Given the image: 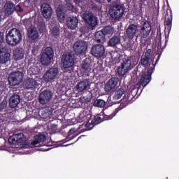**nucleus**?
Here are the masks:
<instances>
[{"mask_svg":"<svg viewBox=\"0 0 179 179\" xmlns=\"http://www.w3.org/2000/svg\"><path fill=\"white\" fill-rule=\"evenodd\" d=\"M6 40L7 43L12 46H16L22 40V33L20 29L17 28L11 29L8 34H6Z\"/></svg>","mask_w":179,"mask_h":179,"instance_id":"20e7f679","label":"nucleus"},{"mask_svg":"<svg viewBox=\"0 0 179 179\" xmlns=\"http://www.w3.org/2000/svg\"><path fill=\"white\" fill-rule=\"evenodd\" d=\"M152 26L150 24V21H144L143 25L141 26V29L139 30L138 34V36L141 38V43L143 46L146 45V41L145 39L150 36Z\"/></svg>","mask_w":179,"mask_h":179,"instance_id":"0eeeda50","label":"nucleus"},{"mask_svg":"<svg viewBox=\"0 0 179 179\" xmlns=\"http://www.w3.org/2000/svg\"><path fill=\"white\" fill-rule=\"evenodd\" d=\"M136 15L138 17H142L143 16V7L142 5H141L139 9H136L135 11Z\"/></svg>","mask_w":179,"mask_h":179,"instance_id":"a18cd8bd","label":"nucleus"},{"mask_svg":"<svg viewBox=\"0 0 179 179\" xmlns=\"http://www.w3.org/2000/svg\"><path fill=\"white\" fill-rule=\"evenodd\" d=\"M124 6L118 3H113L110 6L109 15L115 20H119L124 15Z\"/></svg>","mask_w":179,"mask_h":179,"instance_id":"423d86ee","label":"nucleus"},{"mask_svg":"<svg viewBox=\"0 0 179 179\" xmlns=\"http://www.w3.org/2000/svg\"><path fill=\"white\" fill-rule=\"evenodd\" d=\"M88 45L89 44L86 41L79 40L74 43L73 49L76 55L83 56L86 55Z\"/></svg>","mask_w":179,"mask_h":179,"instance_id":"6e6552de","label":"nucleus"},{"mask_svg":"<svg viewBox=\"0 0 179 179\" xmlns=\"http://www.w3.org/2000/svg\"><path fill=\"white\" fill-rule=\"evenodd\" d=\"M173 24V13L171 9L166 10V14H165V22L164 23L165 26V45L169 42V36L170 34Z\"/></svg>","mask_w":179,"mask_h":179,"instance_id":"1a4fd4ad","label":"nucleus"},{"mask_svg":"<svg viewBox=\"0 0 179 179\" xmlns=\"http://www.w3.org/2000/svg\"><path fill=\"white\" fill-rule=\"evenodd\" d=\"M91 52L94 57L101 58L106 52V49H104L103 44H96L92 48Z\"/></svg>","mask_w":179,"mask_h":179,"instance_id":"dca6fc26","label":"nucleus"},{"mask_svg":"<svg viewBox=\"0 0 179 179\" xmlns=\"http://www.w3.org/2000/svg\"><path fill=\"white\" fill-rule=\"evenodd\" d=\"M39 69L37 67H31L29 69L28 71V73L30 76H34V75H38L39 73Z\"/></svg>","mask_w":179,"mask_h":179,"instance_id":"79ce46f5","label":"nucleus"},{"mask_svg":"<svg viewBox=\"0 0 179 179\" xmlns=\"http://www.w3.org/2000/svg\"><path fill=\"white\" fill-rule=\"evenodd\" d=\"M81 138H82V136H79V137L78 138V139L76 140V142H78L80 139H81Z\"/></svg>","mask_w":179,"mask_h":179,"instance_id":"5fc2aeb1","label":"nucleus"},{"mask_svg":"<svg viewBox=\"0 0 179 179\" xmlns=\"http://www.w3.org/2000/svg\"><path fill=\"white\" fill-rule=\"evenodd\" d=\"M58 73H59L58 69L50 68L43 75V80L46 81V83L52 82L57 79Z\"/></svg>","mask_w":179,"mask_h":179,"instance_id":"4468645a","label":"nucleus"},{"mask_svg":"<svg viewBox=\"0 0 179 179\" xmlns=\"http://www.w3.org/2000/svg\"><path fill=\"white\" fill-rule=\"evenodd\" d=\"M20 0H16V1L19 2Z\"/></svg>","mask_w":179,"mask_h":179,"instance_id":"4d7b16f0","label":"nucleus"},{"mask_svg":"<svg viewBox=\"0 0 179 179\" xmlns=\"http://www.w3.org/2000/svg\"><path fill=\"white\" fill-rule=\"evenodd\" d=\"M106 1L110 3L111 2V0H106Z\"/></svg>","mask_w":179,"mask_h":179,"instance_id":"6e6d98bb","label":"nucleus"},{"mask_svg":"<svg viewBox=\"0 0 179 179\" xmlns=\"http://www.w3.org/2000/svg\"><path fill=\"white\" fill-rule=\"evenodd\" d=\"M101 3H99V5L94 4L92 7V10H94L95 12H101Z\"/></svg>","mask_w":179,"mask_h":179,"instance_id":"37998d69","label":"nucleus"},{"mask_svg":"<svg viewBox=\"0 0 179 179\" xmlns=\"http://www.w3.org/2000/svg\"><path fill=\"white\" fill-rule=\"evenodd\" d=\"M10 61V53L8 48H0V64H5Z\"/></svg>","mask_w":179,"mask_h":179,"instance_id":"f3484780","label":"nucleus"},{"mask_svg":"<svg viewBox=\"0 0 179 179\" xmlns=\"http://www.w3.org/2000/svg\"><path fill=\"white\" fill-rule=\"evenodd\" d=\"M62 63L64 69L72 68L75 65V55L73 52H69L62 55Z\"/></svg>","mask_w":179,"mask_h":179,"instance_id":"9b49d317","label":"nucleus"},{"mask_svg":"<svg viewBox=\"0 0 179 179\" xmlns=\"http://www.w3.org/2000/svg\"><path fill=\"white\" fill-rule=\"evenodd\" d=\"M24 57V50L22 48H17L13 50V58L16 61L22 59Z\"/></svg>","mask_w":179,"mask_h":179,"instance_id":"bb28decb","label":"nucleus"},{"mask_svg":"<svg viewBox=\"0 0 179 179\" xmlns=\"http://www.w3.org/2000/svg\"><path fill=\"white\" fill-rule=\"evenodd\" d=\"M23 80V73L20 71L13 72L8 76V82L10 86L19 85Z\"/></svg>","mask_w":179,"mask_h":179,"instance_id":"f8f14e48","label":"nucleus"},{"mask_svg":"<svg viewBox=\"0 0 179 179\" xmlns=\"http://www.w3.org/2000/svg\"><path fill=\"white\" fill-rule=\"evenodd\" d=\"M56 13L59 21L63 22L66 18L65 13L62 9H59L56 10Z\"/></svg>","mask_w":179,"mask_h":179,"instance_id":"e433bc0d","label":"nucleus"},{"mask_svg":"<svg viewBox=\"0 0 179 179\" xmlns=\"http://www.w3.org/2000/svg\"><path fill=\"white\" fill-rule=\"evenodd\" d=\"M24 141V134L18 133L13 134L8 138V143L15 146H21Z\"/></svg>","mask_w":179,"mask_h":179,"instance_id":"ddd939ff","label":"nucleus"},{"mask_svg":"<svg viewBox=\"0 0 179 179\" xmlns=\"http://www.w3.org/2000/svg\"><path fill=\"white\" fill-rule=\"evenodd\" d=\"M54 57V50L50 46H48L41 56L42 65L48 66Z\"/></svg>","mask_w":179,"mask_h":179,"instance_id":"9d476101","label":"nucleus"},{"mask_svg":"<svg viewBox=\"0 0 179 179\" xmlns=\"http://www.w3.org/2000/svg\"><path fill=\"white\" fill-rule=\"evenodd\" d=\"M138 32V26L135 24H130L126 29V36L129 39H134Z\"/></svg>","mask_w":179,"mask_h":179,"instance_id":"6ab92c4d","label":"nucleus"},{"mask_svg":"<svg viewBox=\"0 0 179 179\" xmlns=\"http://www.w3.org/2000/svg\"><path fill=\"white\" fill-rule=\"evenodd\" d=\"M94 106L100 107V108H103L106 106V101H104L103 99H96L94 102Z\"/></svg>","mask_w":179,"mask_h":179,"instance_id":"ea45409f","label":"nucleus"},{"mask_svg":"<svg viewBox=\"0 0 179 179\" xmlns=\"http://www.w3.org/2000/svg\"><path fill=\"white\" fill-rule=\"evenodd\" d=\"M52 97V92L50 90H43L39 94L38 100L42 105L47 104Z\"/></svg>","mask_w":179,"mask_h":179,"instance_id":"2eb2a0df","label":"nucleus"},{"mask_svg":"<svg viewBox=\"0 0 179 179\" xmlns=\"http://www.w3.org/2000/svg\"><path fill=\"white\" fill-rule=\"evenodd\" d=\"M95 41L97 43H104L106 42V35L103 34L102 30H99L95 33Z\"/></svg>","mask_w":179,"mask_h":179,"instance_id":"2f4dec72","label":"nucleus"},{"mask_svg":"<svg viewBox=\"0 0 179 179\" xmlns=\"http://www.w3.org/2000/svg\"><path fill=\"white\" fill-rule=\"evenodd\" d=\"M137 62L134 56H129L124 59L123 62L117 68V73L120 76H124L130 72L136 66Z\"/></svg>","mask_w":179,"mask_h":179,"instance_id":"7ed1b4c3","label":"nucleus"},{"mask_svg":"<svg viewBox=\"0 0 179 179\" xmlns=\"http://www.w3.org/2000/svg\"><path fill=\"white\" fill-rule=\"evenodd\" d=\"M4 42V34L3 32L0 31V46H1Z\"/></svg>","mask_w":179,"mask_h":179,"instance_id":"de8ad7c7","label":"nucleus"},{"mask_svg":"<svg viewBox=\"0 0 179 179\" xmlns=\"http://www.w3.org/2000/svg\"><path fill=\"white\" fill-rule=\"evenodd\" d=\"M50 34L52 35V37L55 38H58L60 36V29L57 26L53 27L50 29Z\"/></svg>","mask_w":179,"mask_h":179,"instance_id":"c9c22d12","label":"nucleus"},{"mask_svg":"<svg viewBox=\"0 0 179 179\" xmlns=\"http://www.w3.org/2000/svg\"><path fill=\"white\" fill-rule=\"evenodd\" d=\"M81 71L85 73H89L92 71V60L90 57H86V59L80 65Z\"/></svg>","mask_w":179,"mask_h":179,"instance_id":"412c9836","label":"nucleus"},{"mask_svg":"<svg viewBox=\"0 0 179 179\" xmlns=\"http://www.w3.org/2000/svg\"><path fill=\"white\" fill-rule=\"evenodd\" d=\"M28 37L32 41H34L39 38V33L36 27L28 29Z\"/></svg>","mask_w":179,"mask_h":179,"instance_id":"393cba45","label":"nucleus"},{"mask_svg":"<svg viewBox=\"0 0 179 179\" xmlns=\"http://www.w3.org/2000/svg\"><path fill=\"white\" fill-rule=\"evenodd\" d=\"M121 43V38L118 35H114L108 41V45L109 47H116Z\"/></svg>","mask_w":179,"mask_h":179,"instance_id":"cd10ccee","label":"nucleus"},{"mask_svg":"<svg viewBox=\"0 0 179 179\" xmlns=\"http://www.w3.org/2000/svg\"><path fill=\"white\" fill-rule=\"evenodd\" d=\"M95 1H96L98 4H101V3L103 2V0H95Z\"/></svg>","mask_w":179,"mask_h":179,"instance_id":"864d4df0","label":"nucleus"},{"mask_svg":"<svg viewBox=\"0 0 179 179\" xmlns=\"http://www.w3.org/2000/svg\"><path fill=\"white\" fill-rule=\"evenodd\" d=\"M76 131H77V130L76 128H71L69 131L68 134L66 136V139H67L66 142L73 141L78 136L77 134H75L76 133Z\"/></svg>","mask_w":179,"mask_h":179,"instance_id":"473e14b6","label":"nucleus"},{"mask_svg":"<svg viewBox=\"0 0 179 179\" xmlns=\"http://www.w3.org/2000/svg\"><path fill=\"white\" fill-rule=\"evenodd\" d=\"M81 18L84 21L85 26V33H89L90 31H93L99 25V18L92 11L85 10L82 15Z\"/></svg>","mask_w":179,"mask_h":179,"instance_id":"f03ea898","label":"nucleus"},{"mask_svg":"<svg viewBox=\"0 0 179 179\" xmlns=\"http://www.w3.org/2000/svg\"><path fill=\"white\" fill-rule=\"evenodd\" d=\"M49 109L50 107H48V108L42 110H41V112H39L41 114V118H42V120H44L45 121H48V120H50L52 114V110H50Z\"/></svg>","mask_w":179,"mask_h":179,"instance_id":"c85d7f7f","label":"nucleus"},{"mask_svg":"<svg viewBox=\"0 0 179 179\" xmlns=\"http://www.w3.org/2000/svg\"><path fill=\"white\" fill-rule=\"evenodd\" d=\"M152 50L150 49H148V50L145 52L144 56H142L141 59V64L142 66L145 67H148L150 63V55H151Z\"/></svg>","mask_w":179,"mask_h":179,"instance_id":"a878e982","label":"nucleus"},{"mask_svg":"<svg viewBox=\"0 0 179 179\" xmlns=\"http://www.w3.org/2000/svg\"><path fill=\"white\" fill-rule=\"evenodd\" d=\"M8 106V101L6 99L3 100L0 103V111H3Z\"/></svg>","mask_w":179,"mask_h":179,"instance_id":"c03bdc74","label":"nucleus"},{"mask_svg":"<svg viewBox=\"0 0 179 179\" xmlns=\"http://www.w3.org/2000/svg\"><path fill=\"white\" fill-rule=\"evenodd\" d=\"M131 100L130 96L126 95L123 97L122 101L126 102V103H122L119 107L115 108V111L113 112L110 115H104L103 117L100 115H96L94 117V119H90L87 122H85L83 124L87 130H92L95 126L101 124L103 121H108V120H112L113 117H115L116 114L120 111L122 108H124L128 102Z\"/></svg>","mask_w":179,"mask_h":179,"instance_id":"f257e3e1","label":"nucleus"},{"mask_svg":"<svg viewBox=\"0 0 179 179\" xmlns=\"http://www.w3.org/2000/svg\"><path fill=\"white\" fill-rule=\"evenodd\" d=\"M79 101L82 103L87 102V96H81L79 99Z\"/></svg>","mask_w":179,"mask_h":179,"instance_id":"8fccbe9b","label":"nucleus"},{"mask_svg":"<svg viewBox=\"0 0 179 179\" xmlns=\"http://www.w3.org/2000/svg\"><path fill=\"white\" fill-rule=\"evenodd\" d=\"M15 11L17 13H22L24 11V8L20 6V4L15 6Z\"/></svg>","mask_w":179,"mask_h":179,"instance_id":"49530a36","label":"nucleus"},{"mask_svg":"<svg viewBox=\"0 0 179 179\" xmlns=\"http://www.w3.org/2000/svg\"><path fill=\"white\" fill-rule=\"evenodd\" d=\"M118 83V78H112L108 81V84L111 86L113 88H114Z\"/></svg>","mask_w":179,"mask_h":179,"instance_id":"a19ab883","label":"nucleus"},{"mask_svg":"<svg viewBox=\"0 0 179 179\" xmlns=\"http://www.w3.org/2000/svg\"><path fill=\"white\" fill-rule=\"evenodd\" d=\"M37 27H38V30H39V33L43 34L45 32L46 29V24L44 20H39L38 21Z\"/></svg>","mask_w":179,"mask_h":179,"instance_id":"f704fd0d","label":"nucleus"},{"mask_svg":"<svg viewBox=\"0 0 179 179\" xmlns=\"http://www.w3.org/2000/svg\"><path fill=\"white\" fill-rule=\"evenodd\" d=\"M31 54L34 56H36L37 54V49H36V48H32L31 49Z\"/></svg>","mask_w":179,"mask_h":179,"instance_id":"3c124183","label":"nucleus"},{"mask_svg":"<svg viewBox=\"0 0 179 179\" xmlns=\"http://www.w3.org/2000/svg\"><path fill=\"white\" fill-rule=\"evenodd\" d=\"M124 91L122 88L119 89L118 90L115 91L113 94L114 100H117L122 97Z\"/></svg>","mask_w":179,"mask_h":179,"instance_id":"4c0bfd02","label":"nucleus"},{"mask_svg":"<svg viewBox=\"0 0 179 179\" xmlns=\"http://www.w3.org/2000/svg\"><path fill=\"white\" fill-rule=\"evenodd\" d=\"M101 31H103V34H105V36H111L114 33V29L111 26H105Z\"/></svg>","mask_w":179,"mask_h":179,"instance_id":"72a5a7b5","label":"nucleus"},{"mask_svg":"<svg viewBox=\"0 0 179 179\" xmlns=\"http://www.w3.org/2000/svg\"><path fill=\"white\" fill-rule=\"evenodd\" d=\"M41 12L42 13V16L45 19H50L52 15V9L50 5L47 3H43L41 6Z\"/></svg>","mask_w":179,"mask_h":179,"instance_id":"a211bd4d","label":"nucleus"},{"mask_svg":"<svg viewBox=\"0 0 179 179\" xmlns=\"http://www.w3.org/2000/svg\"><path fill=\"white\" fill-rule=\"evenodd\" d=\"M38 83L31 78H28L24 81V86L28 90H34L38 88Z\"/></svg>","mask_w":179,"mask_h":179,"instance_id":"5701e85b","label":"nucleus"},{"mask_svg":"<svg viewBox=\"0 0 179 179\" xmlns=\"http://www.w3.org/2000/svg\"><path fill=\"white\" fill-rule=\"evenodd\" d=\"M46 141V136L44 134L36 135L35 136V140L33 141L31 143L32 146H36L41 143H44Z\"/></svg>","mask_w":179,"mask_h":179,"instance_id":"7c9ffc66","label":"nucleus"},{"mask_svg":"<svg viewBox=\"0 0 179 179\" xmlns=\"http://www.w3.org/2000/svg\"><path fill=\"white\" fill-rule=\"evenodd\" d=\"M79 20L77 17H68L66 19V25L68 29L74 30L78 27Z\"/></svg>","mask_w":179,"mask_h":179,"instance_id":"aec40b11","label":"nucleus"},{"mask_svg":"<svg viewBox=\"0 0 179 179\" xmlns=\"http://www.w3.org/2000/svg\"><path fill=\"white\" fill-rule=\"evenodd\" d=\"M160 57H161V55H159L157 59L155 62V64H152V66L148 69L147 73H145L141 76V80L136 84L137 87H140L141 86H143L144 88L149 84V83L151 81V79H152V74L155 69V65L158 63Z\"/></svg>","mask_w":179,"mask_h":179,"instance_id":"39448f33","label":"nucleus"},{"mask_svg":"<svg viewBox=\"0 0 179 179\" xmlns=\"http://www.w3.org/2000/svg\"><path fill=\"white\" fill-rule=\"evenodd\" d=\"M21 96L19 94L15 93L13 94L9 99V106L10 107H11L12 108H15V107H17L20 103L21 102Z\"/></svg>","mask_w":179,"mask_h":179,"instance_id":"4be33fe9","label":"nucleus"},{"mask_svg":"<svg viewBox=\"0 0 179 179\" xmlns=\"http://www.w3.org/2000/svg\"><path fill=\"white\" fill-rule=\"evenodd\" d=\"M89 86H90L89 80H84L83 81L78 83V84L76 86V89L77 92H81L87 90Z\"/></svg>","mask_w":179,"mask_h":179,"instance_id":"b1692460","label":"nucleus"},{"mask_svg":"<svg viewBox=\"0 0 179 179\" xmlns=\"http://www.w3.org/2000/svg\"><path fill=\"white\" fill-rule=\"evenodd\" d=\"M113 87H111L108 83H106L105 85V91L106 92H110V91L113 89Z\"/></svg>","mask_w":179,"mask_h":179,"instance_id":"09e8293b","label":"nucleus"},{"mask_svg":"<svg viewBox=\"0 0 179 179\" xmlns=\"http://www.w3.org/2000/svg\"><path fill=\"white\" fill-rule=\"evenodd\" d=\"M0 20H1V16H0Z\"/></svg>","mask_w":179,"mask_h":179,"instance_id":"bf43d9fd","label":"nucleus"},{"mask_svg":"<svg viewBox=\"0 0 179 179\" xmlns=\"http://www.w3.org/2000/svg\"><path fill=\"white\" fill-rule=\"evenodd\" d=\"M50 128L52 130H56L57 129V124H51Z\"/></svg>","mask_w":179,"mask_h":179,"instance_id":"603ef678","label":"nucleus"},{"mask_svg":"<svg viewBox=\"0 0 179 179\" xmlns=\"http://www.w3.org/2000/svg\"><path fill=\"white\" fill-rule=\"evenodd\" d=\"M22 25L25 26L27 29H31L32 26V20L31 18H25L22 20Z\"/></svg>","mask_w":179,"mask_h":179,"instance_id":"58836bf2","label":"nucleus"},{"mask_svg":"<svg viewBox=\"0 0 179 179\" xmlns=\"http://www.w3.org/2000/svg\"><path fill=\"white\" fill-rule=\"evenodd\" d=\"M0 5H1V0H0Z\"/></svg>","mask_w":179,"mask_h":179,"instance_id":"13d9d810","label":"nucleus"},{"mask_svg":"<svg viewBox=\"0 0 179 179\" xmlns=\"http://www.w3.org/2000/svg\"><path fill=\"white\" fill-rule=\"evenodd\" d=\"M5 13L11 15L15 11V4L12 1H8L5 5Z\"/></svg>","mask_w":179,"mask_h":179,"instance_id":"c756f323","label":"nucleus"}]
</instances>
